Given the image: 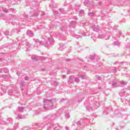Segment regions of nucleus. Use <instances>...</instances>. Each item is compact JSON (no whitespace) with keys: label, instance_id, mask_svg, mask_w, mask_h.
I'll return each instance as SVG.
<instances>
[{"label":"nucleus","instance_id":"obj_20","mask_svg":"<svg viewBox=\"0 0 130 130\" xmlns=\"http://www.w3.org/2000/svg\"><path fill=\"white\" fill-rule=\"evenodd\" d=\"M81 34H82V36H86V33L84 32L83 30L80 31Z\"/></svg>","mask_w":130,"mask_h":130},{"label":"nucleus","instance_id":"obj_47","mask_svg":"<svg viewBox=\"0 0 130 130\" xmlns=\"http://www.w3.org/2000/svg\"><path fill=\"white\" fill-rule=\"evenodd\" d=\"M70 59H66L67 61H70Z\"/></svg>","mask_w":130,"mask_h":130},{"label":"nucleus","instance_id":"obj_44","mask_svg":"<svg viewBox=\"0 0 130 130\" xmlns=\"http://www.w3.org/2000/svg\"><path fill=\"white\" fill-rule=\"evenodd\" d=\"M21 73H19V72H17V74L18 75V76H20V74Z\"/></svg>","mask_w":130,"mask_h":130},{"label":"nucleus","instance_id":"obj_15","mask_svg":"<svg viewBox=\"0 0 130 130\" xmlns=\"http://www.w3.org/2000/svg\"><path fill=\"white\" fill-rule=\"evenodd\" d=\"M86 109H87V110H88V111H91V110H93V109L89 106H87L86 107Z\"/></svg>","mask_w":130,"mask_h":130},{"label":"nucleus","instance_id":"obj_17","mask_svg":"<svg viewBox=\"0 0 130 130\" xmlns=\"http://www.w3.org/2000/svg\"><path fill=\"white\" fill-rule=\"evenodd\" d=\"M31 59L32 60H35V59H37V57H36V56L32 55L31 56Z\"/></svg>","mask_w":130,"mask_h":130},{"label":"nucleus","instance_id":"obj_37","mask_svg":"<svg viewBox=\"0 0 130 130\" xmlns=\"http://www.w3.org/2000/svg\"><path fill=\"white\" fill-rule=\"evenodd\" d=\"M76 124H78V125H80L81 124V121H79L78 122H77Z\"/></svg>","mask_w":130,"mask_h":130},{"label":"nucleus","instance_id":"obj_30","mask_svg":"<svg viewBox=\"0 0 130 130\" xmlns=\"http://www.w3.org/2000/svg\"><path fill=\"white\" fill-rule=\"evenodd\" d=\"M33 16H38V13H37V11H35V14H33Z\"/></svg>","mask_w":130,"mask_h":130},{"label":"nucleus","instance_id":"obj_40","mask_svg":"<svg viewBox=\"0 0 130 130\" xmlns=\"http://www.w3.org/2000/svg\"><path fill=\"white\" fill-rule=\"evenodd\" d=\"M98 80H101V76H99L97 78Z\"/></svg>","mask_w":130,"mask_h":130},{"label":"nucleus","instance_id":"obj_2","mask_svg":"<svg viewBox=\"0 0 130 130\" xmlns=\"http://www.w3.org/2000/svg\"><path fill=\"white\" fill-rule=\"evenodd\" d=\"M47 130H59L57 126L53 125L51 123H49L48 124V128Z\"/></svg>","mask_w":130,"mask_h":130},{"label":"nucleus","instance_id":"obj_33","mask_svg":"<svg viewBox=\"0 0 130 130\" xmlns=\"http://www.w3.org/2000/svg\"><path fill=\"white\" fill-rule=\"evenodd\" d=\"M62 46H63V44L62 45V46H60V47L58 48V50H62Z\"/></svg>","mask_w":130,"mask_h":130},{"label":"nucleus","instance_id":"obj_38","mask_svg":"<svg viewBox=\"0 0 130 130\" xmlns=\"http://www.w3.org/2000/svg\"><path fill=\"white\" fill-rule=\"evenodd\" d=\"M8 10L10 11V12H14V9H9Z\"/></svg>","mask_w":130,"mask_h":130},{"label":"nucleus","instance_id":"obj_24","mask_svg":"<svg viewBox=\"0 0 130 130\" xmlns=\"http://www.w3.org/2000/svg\"><path fill=\"white\" fill-rule=\"evenodd\" d=\"M4 13H9V10L7 9H3Z\"/></svg>","mask_w":130,"mask_h":130},{"label":"nucleus","instance_id":"obj_27","mask_svg":"<svg viewBox=\"0 0 130 130\" xmlns=\"http://www.w3.org/2000/svg\"><path fill=\"white\" fill-rule=\"evenodd\" d=\"M94 14L93 13H90L88 14V16H94Z\"/></svg>","mask_w":130,"mask_h":130},{"label":"nucleus","instance_id":"obj_42","mask_svg":"<svg viewBox=\"0 0 130 130\" xmlns=\"http://www.w3.org/2000/svg\"><path fill=\"white\" fill-rule=\"evenodd\" d=\"M58 36L59 37H61V34H58Z\"/></svg>","mask_w":130,"mask_h":130},{"label":"nucleus","instance_id":"obj_54","mask_svg":"<svg viewBox=\"0 0 130 130\" xmlns=\"http://www.w3.org/2000/svg\"><path fill=\"white\" fill-rule=\"evenodd\" d=\"M0 60H1V59H0Z\"/></svg>","mask_w":130,"mask_h":130},{"label":"nucleus","instance_id":"obj_8","mask_svg":"<svg viewBox=\"0 0 130 130\" xmlns=\"http://www.w3.org/2000/svg\"><path fill=\"white\" fill-rule=\"evenodd\" d=\"M35 126H37V127H44V124L42 123H37L35 124Z\"/></svg>","mask_w":130,"mask_h":130},{"label":"nucleus","instance_id":"obj_11","mask_svg":"<svg viewBox=\"0 0 130 130\" xmlns=\"http://www.w3.org/2000/svg\"><path fill=\"white\" fill-rule=\"evenodd\" d=\"M24 118H26V116H21V115H18L17 117V119H23Z\"/></svg>","mask_w":130,"mask_h":130},{"label":"nucleus","instance_id":"obj_5","mask_svg":"<svg viewBox=\"0 0 130 130\" xmlns=\"http://www.w3.org/2000/svg\"><path fill=\"white\" fill-rule=\"evenodd\" d=\"M45 119H46L47 120H48V119H54V115H49L46 117H45Z\"/></svg>","mask_w":130,"mask_h":130},{"label":"nucleus","instance_id":"obj_39","mask_svg":"<svg viewBox=\"0 0 130 130\" xmlns=\"http://www.w3.org/2000/svg\"><path fill=\"white\" fill-rule=\"evenodd\" d=\"M54 15H57V14H58V11H54Z\"/></svg>","mask_w":130,"mask_h":130},{"label":"nucleus","instance_id":"obj_13","mask_svg":"<svg viewBox=\"0 0 130 130\" xmlns=\"http://www.w3.org/2000/svg\"><path fill=\"white\" fill-rule=\"evenodd\" d=\"M112 86L113 87V88H116V87H118V85L116 82H113Z\"/></svg>","mask_w":130,"mask_h":130},{"label":"nucleus","instance_id":"obj_21","mask_svg":"<svg viewBox=\"0 0 130 130\" xmlns=\"http://www.w3.org/2000/svg\"><path fill=\"white\" fill-rule=\"evenodd\" d=\"M115 45L116 46H119V45H120V43L119 42H115Z\"/></svg>","mask_w":130,"mask_h":130},{"label":"nucleus","instance_id":"obj_31","mask_svg":"<svg viewBox=\"0 0 130 130\" xmlns=\"http://www.w3.org/2000/svg\"><path fill=\"white\" fill-rule=\"evenodd\" d=\"M5 35L6 36H8V35H10V32H9V31L6 32H5Z\"/></svg>","mask_w":130,"mask_h":130},{"label":"nucleus","instance_id":"obj_28","mask_svg":"<svg viewBox=\"0 0 130 130\" xmlns=\"http://www.w3.org/2000/svg\"><path fill=\"white\" fill-rule=\"evenodd\" d=\"M90 59L93 60L94 58H95V55H93L92 56H91L90 57Z\"/></svg>","mask_w":130,"mask_h":130},{"label":"nucleus","instance_id":"obj_32","mask_svg":"<svg viewBox=\"0 0 130 130\" xmlns=\"http://www.w3.org/2000/svg\"><path fill=\"white\" fill-rule=\"evenodd\" d=\"M120 84H121V85H124V84H125V81H120Z\"/></svg>","mask_w":130,"mask_h":130},{"label":"nucleus","instance_id":"obj_14","mask_svg":"<svg viewBox=\"0 0 130 130\" xmlns=\"http://www.w3.org/2000/svg\"><path fill=\"white\" fill-rule=\"evenodd\" d=\"M8 94L10 96H12V95H13V90H8Z\"/></svg>","mask_w":130,"mask_h":130},{"label":"nucleus","instance_id":"obj_23","mask_svg":"<svg viewBox=\"0 0 130 130\" xmlns=\"http://www.w3.org/2000/svg\"><path fill=\"white\" fill-rule=\"evenodd\" d=\"M89 3H90V2L89 1H85L84 2V5L87 6V5H88V4H89Z\"/></svg>","mask_w":130,"mask_h":130},{"label":"nucleus","instance_id":"obj_9","mask_svg":"<svg viewBox=\"0 0 130 130\" xmlns=\"http://www.w3.org/2000/svg\"><path fill=\"white\" fill-rule=\"evenodd\" d=\"M76 24H77V22L75 21H72L70 23V27L72 28L75 27V26H76Z\"/></svg>","mask_w":130,"mask_h":130},{"label":"nucleus","instance_id":"obj_22","mask_svg":"<svg viewBox=\"0 0 130 130\" xmlns=\"http://www.w3.org/2000/svg\"><path fill=\"white\" fill-rule=\"evenodd\" d=\"M74 37L75 38H81V36H79V35H74Z\"/></svg>","mask_w":130,"mask_h":130},{"label":"nucleus","instance_id":"obj_3","mask_svg":"<svg viewBox=\"0 0 130 130\" xmlns=\"http://www.w3.org/2000/svg\"><path fill=\"white\" fill-rule=\"evenodd\" d=\"M34 41L36 43H39V45H44V46H48V44L47 43H43V42L40 41L38 39H34Z\"/></svg>","mask_w":130,"mask_h":130},{"label":"nucleus","instance_id":"obj_45","mask_svg":"<svg viewBox=\"0 0 130 130\" xmlns=\"http://www.w3.org/2000/svg\"><path fill=\"white\" fill-rule=\"evenodd\" d=\"M7 120H12V118H9L8 119H7Z\"/></svg>","mask_w":130,"mask_h":130},{"label":"nucleus","instance_id":"obj_50","mask_svg":"<svg viewBox=\"0 0 130 130\" xmlns=\"http://www.w3.org/2000/svg\"><path fill=\"white\" fill-rule=\"evenodd\" d=\"M39 29H41L40 27H38V30H39Z\"/></svg>","mask_w":130,"mask_h":130},{"label":"nucleus","instance_id":"obj_41","mask_svg":"<svg viewBox=\"0 0 130 130\" xmlns=\"http://www.w3.org/2000/svg\"><path fill=\"white\" fill-rule=\"evenodd\" d=\"M26 46L30 47V46H31V45L30 44H29V43H27L26 44Z\"/></svg>","mask_w":130,"mask_h":130},{"label":"nucleus","instance_id":"obj_25","mask_svg":"<svg viewBox=\"0 0 130 130\" xmlns=\"http://www.w3.org/2000/svg\"><path fill=\"white\" fill-rule=\"evenodd\" d=\"M52 85H57V82H56V81H53L52 82Z\"/></svg>","mask_w":130,"mask_h":130},{"label":"nucleus","instance_id":"obj_34","mask_svg":"<svg viewBox=\"0 0 130 130\" xmlns=\"http://www.w3.org/2000/svg\"><path fill=\"white\" fill-rule=\"evenodd\" d=\"M83 13H84V10H81L79 11L80 14H83Z\"/></svg>","mask_w":130,"mask_h":130},{"label":"nucleus","instance_id":"obj_1","mask_svg":"<svg viewBox=\"0 0 130 130\" xmlns=\"http://www.w3.org/2000/svg\"><path fill=\"white\" fill-rule=\"evenodd\" d=\"M43 103L44 104V105L49 106L48 107L44 106V109H45V110H49V109H52V107H53V103L52 102V100H44Z\"/></svg>","mask_w":130,"mask_h":130},{"label":"nucleus","instance_id":"obj_4","mask_svg":"<svg viewBox=\"0 0 130 130\" xmlns=\"http://www.w3.org/2000/svg\"><path fill=\"white\" fill-rule=\"evenodd\" d=\"M91 28L93 30V31H95V32H99V30H100L99 26L97 25L92 26L91 27Z\"/></svg>","mask_w":130,"mask_h":130},{"label":"nucleus","instance_id":"obj_12","mask_svg":"<svg viewBox=\"0 0 130 130\" xmlns=\"http://www.w3.org/2000/svg\"><path fill=\"white\" fill-rule=\"evenodd\" d=\"M73 82H74V79L73 78V77H70L68 80V83H73Z\"/></svg>","mask_w":130,"mask_h":130},{"label":"nucleus","instance_id":"obj_26","mask_svg":"<svg viewBox=\"0 0 130 130\" xmlns=\"http://www.w3.org/2000/svg\"><path fill=\"white\" fill-rule=\"evenodd\" d=\"M59 11H60V12H61V13H62V14H63V13H64V10H63V9H60L59 10Z\"/></svg>","mask_w":130,"mask_h":130},{"label":"nucleus","instance_id":"obj_18","mask_svg":"<svg viewBox=\"0 0 130 130\" xmlns=\"http://www.w3.org/2000/svg\"><path fill=\"white\" fill-rule=\"evenodd\" d=\"M79 78H81V79H86V78H87V76H86V75H81Z\"/></svg>","mask_w":130,"mask_h":130},{"label":"nucleus","instance_id":"obj_49","mask_svg":"<svg viewBox=\"0 0 130 130\" xmlns=\"http://www.w3.org/2000/svg\"><path fill=\"white\" fill-rule=\"evenodd\" d=\"M9 70H8L7 69L6 70V73H8Z\"/></svg>","mask_w":130,"mask_h":130},{"label":"nucleus","instance_id":"obj_29","mask_svg":"<svg viewBox=\"0 0 130 130\" xmlns=\"http://www.w3.org/2000/svg\"><path fill=\"white\" fill-rule=\"evenodd\" d=\"M74 81H75V82H79V81H80V80H79V78H76L74 79Z\"/></svg>","mask_w":130,"mask_h":130},{"label":"nucleus","instance_id":"obj_46","mask_svg":"<svg viewBox=\"0 0 130 130\" xmlns=\"http://www.w3.org/2000/svg\"><path fill=\"white\" fill-rule=\"evenodd\" d=\"M63 28H64V27H62V28H60V30H61V31H63Z\"/></svg>","mask_w":130,"mask_h":130},{"label":"nucleus","instance_id":"obj_7","mask_svg":"<svg viewBox=\"0 0 130 130\" xmlns=\"http://www.w3.org/2000/svg\"><path fill=\"white\" fill-rule=\"evenodd\" d=\"M24 108L22 107H18L16 111L17 112H23L24 111Z\"/></svg>","mask_w":130,"mask_h":130},{"label":"nucleus","instance_id":"obj_36","mask_svg":"<svg viewBox=\"0 0 130 130\" xmlns=\"http://www.w3.org/2000/svg\"><path fill=\"white\" fill-rule=\"evenodd\" d=\"M3 72H5V70H4V69H0V73H3Z\"/></svg>","mask_w":130,"mask_h":130},{"label":"nucleus","instance_id":"obj_10","mask_svg":"<svg viewBox=\"0 0 130 130\" xmlns=\"http://www.w3.org/2000/svg\"><path fill=\"white\" fill-rule=\"evenodd\" d=\"M27 34L28 35V36H30V37H33V33L32 32V31L28 30L27 31Z\"/></svg>","mask_w":130,"mask_h":130},{"label":"nucleus","instance_id":"obj_6","mask_svg":"<svg viewBox=\"0 0 130 130\" xmlns=\"http://www.w3.org/2000/svg\"><path fill=\"white\" fill-rule=\"evenodd\" d=\"M99 38H100V39H103V38H105L106 40H107V39H109V37H107L104 35H99Z\"/></svg>","mask_w":130,"mask_h":130},{"label":"nucleus","instance_id":"obj_52","mask_svg":"<svg viewBox=\"0 0 130 130\" xmlns=\"http://www.w3.org/2000/svg\"><path fill=\"white\" fill-rule=\"evenodd\" d=\"M25 17H26V18H28V16H27V15H26V16H25Z\"/></svg>","mask_w":130,"mask_h":130},{"label":"nucleus","instance_id":"obj_51","mask_svg":"<svg viewBox=\"0 0 130 130\" xmlns=\"http://www.w3.org/2000/svg\"><path fill=\"white\" fill-rule=\"evenodd\" d=\"M21 84H24V81H21Z\"/></svg>","mask_w":130,"mask_h":130},{"label":"nucleus","instance_id":"obj_19","mask_svg":"<svg viewBox=\"0 0 130 130\" xmlns=\"http://www.w3.org/2000/svg\"><path fill=\"white\" fill-rule=\"evenodd\" d=\"M119 95H120V96L122 97V96H123L124 95V91H121L120 92H119Z\"/></svg>","mask_w":130,"mask_h":130},{"label":"nucleus","instance_id":"obj_35","mask_svg":"<svg viewBox=\"0 0 130 130\" xmlns=\"http://www.w3.org/2000/svg\"><path fill=\"white\" fill-rule=\"evenodd\" d=\"M25 81H28V80H29V77L28 76H26L25 77Z\"/></svg>","mask_w":130,"mask_h":130},{"label":"nucleus","instance_id":"obj_53","mask_svg":"<svg viewBox=\"0 0 130 130\" xmlns=\"http://www.w3.org/2000/svg\"><path fill=\"white\" fill-rule=\"evenodd\" d=\"M99 4H100V5H101V2H100V3H99Z\"/></svg>","mask_w":130,"mask_h":130},{"label":"nucleus","instance_id":"obj_43","mask_svg":"<svg viewBox=\"0 0 130 130\" xmlns=\"http://www.w3.org/2000/svg\"><path fill=\"white\" fill-rule=\"evenodd\" d=\"M62 78L63 79H66V75H63L62 76Z\"/></svg>","mask_w":130,"mask_h":130},{"label":"nucleus","instance_id":"obj_48","mask_svg":"<svg viewBox=\"0 0 130 130\" xmlns=\"http://www.w3.org/2000/svg\"><path fill=\"white\" fill-rule=\"evenodd\" d=\"M42 15H45V12H42Z\"/></svg>","mask_w":130,"mask_h":130},{"label":"nucleus","instance_id":"obj_16","mask_svg":"<svg viewBox=\"0 0 130 130\" xmlns=\"http://www.w3.org/2000/svg\"><path fill=\"white\" fill-rule=\"evenodd\" d=\"M65 116L67 118H70V117L71 116L70 115V114H69V113H66L64 114Z\"/></svg>","mask_w":130,"mask_h":130}]
</instances>
